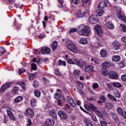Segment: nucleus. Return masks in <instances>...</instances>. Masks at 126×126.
Instances as JSON below:
<instances>
[{"mask_svg": "<svg viewBox=\"0 0 126 126\" xmlns=\"http://www.w3.org/2000/svg\"><path fill=\"white\" fill-rule=\"evenodd\" d=\"M32 126V121L31 119H29L28 120V124H27V126Z\"/></svg>", "mask_w": 126, "mask_h": 126, "instance_id": "864d4df0", "label": "nucleus"}, {"mask_svg": "<svg viewBox=\"0 0 126 126\" xmlns=\"http://www.w3.org/2000/svg\"><path fill=\"white\" fill-rule=\"evenodd\" d=\"M120 26L122 27L123 32H126V26L124 24H121Z\"/></svg>", "mask_w": 126, "mask_h": 126, "instance_id": "09e8293b", "label": "nucleus"}, {"mask_svg": "<svg viewBox=\"0 0 126 126\" xmlns=\"http://www.w3.org/2000/svg\"><path fill=\"white\" fill-rule=\"evenodd\" d=\"M87 39H86V38H82L79 41L80 44H82L83 45H85L87 44Z\"/></svg>", "mask_w": 126, "mask_h": 126, "instance_id": "e433bc0d", "label": "nucleus"}, {"mask_svg": "<svg viewBox=\"0 0 126 126\" xmlns=\"http://www.w3.org/2000/svg\"><path fill=\"white\" fill-rule=\"evenodd\" d=\"M115 97H117V98H121V94H120V93L117 92L115 94Z\"/></svg>", "mask_w": 126, "mask_h": 126, "instance_id": "69168bd1", "label": "nucleus"}, {"mask_svg": "<svg viewBox=\"0 0 126 126\" xmlns=\"http://www.w3.org/2000/svg\"><path fill=\"white\" fill-rule=\"evenodd\" d=\"M38 85H39V82H37V80H34L33 83V87H34V88H37Z\"/></svg>", "mask_w": 126, "mask_h": 126, "instance_id": "37998d69", "label": "nucleus"}, {"mask_svg": "<svg viewBox=\"0 0 126 126\" xmlns=\"http://www.w3.org/2000/svg\"><path fill=\"white\" fill-rule=\"evenodd\" d=\"M92 119L94 122H97V118H96V116L94 115H92L91 116Z\"/></svg>", "mask_w": 126, "mask_h": 126, "instance_id": "052dcab7", "label": "nucleus"}, {"mask_svg": "<svg viewBox=\"0 0 126 126\" xmlns=\"http://www.w3.org/2000/svg\"><path fill=\"white\" fill-rule=\"evenodd\" d=\"M100 55L102 58H107L108 56V52L105 49H103L100 51Z\"/></svg>", "mask_w": 126, "mask_h": 126, "instance_id": "4be33fe9", "label": "nucleus"}, {"mask_svg": "<svg viewBox=\"0 0 126 126\" xmlns=\"http://www.w3.org/2000/svg\"><path fill=\"white\" fill-rule=\"evenodd\" d=\"M101 66L103 68H108L111 66V63L108 62H104L102 63Z\"/></svg>", "mask_w": 126, "mask_h": 126, "instance_id": "b1692460", "label": "nucleus"}, {"mask_svg": "<svg viewBox=\"0 0 126 126\" xmlns=\"http://www.w3.org/2000/svg\"><path fill=\"white\" fill-rule=\"evenodd\" d=\"M58 116H59L62 120H66V119H67V115L63 110H59L58 111Z\"/></svg>", "mask_w": 126, "mask_h": 126, "instance_id": "6e6552de", "label": "nucleus"}, {"mask_svg": "<svg viewBox=\"0 0 126 126\" xmlns=\"http://www.w3.org/2000/svg\"><path fill=\"white\" fill-rule=\"evenodd\" d=\"M121 40L123 43H126V37H122L121 38Z\"/></svg>", "mask_w": 126, "mask_h": 126, "instance_id": "774afa93", "label": "nucleus"}, {"mask_svg": "<svg viewBox=\"0 0 126 126\" xmlns=\"http://www.w3.org/2000/svg\"><path fill=\"white\" fill-rule=\"evenodd\" d=\"M117 16L120 20H122V21L126 22V17L123 15V14H122V11H119L117 12Z\"/></svg>", "mask_w": 126, "mask_h": 126, "instance_id": "4468645a", "label": "nucleus"}, {"mask_svg": "<svg viewBox=\"0 0 126 126\" xmlns=\"http://www.w3.org/2000/svg\"><path fill=\"white\" fill-rule=\"evenodd\" d=\"M112 61L113 62H120L121 61V56L119 55H115L112 58Z\"/></svg>", "mask_w": 126, "mask_h": 126, "instance_id": "c756f323", "label": "nucleus"}, {"mask_svg": "<svg viewBox=\"0 0 126 126\" xmlns=\"http://www.w3.org/2000/svg\"><path fill=\"white\" fill-rule=\"evenodd\" d=\"M94 29L97 35H99V36H102L103 35V31H102V28L100 25H95L94 26Z\"/></svg>", "mask_w": 126, "mask_h": 126, "instance_id": "0eeeda50", "label": "nucleus"}, {"mask_svg": "<svg viewBox=\"0 0 126 126\" xmlns=\"http://www.w3.org/2000/svg\"><path fill=\"white\" fill-rule=\"evenodd\" d=\"M67 100L68 101L69 104L71 106V107H73V108H74L75 106H76V104H75V102H74L73 99L70 97H68Z\"/></svg>", "mask_w": 126, "mask_h": 126, "instance_id": "a211bd4d", "label": "nucleus"}, {"mask_svg": "<svg viewBox=\"0 0 126 126\" xmlns=\"http://www.w3.org/2000/svg\"><path fill=\"white\" fill-rule=\"evenodd\" d=\"M29 77L30 80H33V79H35V77H36V73H29Z\"/></svg>", "mask_w": 126, "mask_h": 126, "instance_id": "2f4dec72", "label": "nucleus"}, {"mask_svg": "<svg viewBox=\"0 0 126 126\" xmlns=\"http://www.w3.org/2000/svg\"><path fill=\"white\" fill-rule=\"evenodd\" d=\"M64 110L67 113H71V112H72L73 110H72V109L71 108H70V106H69V105L67 104L65 106Z\"/></svg>", "mask_w": 126, "mask_h": 126, "instance_id": "a878e982", "label": "nucleus"}, {"mask_svg": "<svg viewBox=\"0 0 126 126\" xmlns=\"http://www.w3.org/2000/svg\"><path fill=\"white\" fill-rule=\"evenodd\" d=\"M65 58L68 63H70L71 64H75V59H74L73 61H72V60L68 58V55H67L65 56Z\"/></svg>", "mask_w": 126, "mask_h": 126, "instance_id": "6ab92c4d", "label": "nucleus"}, {"mask_svg": "<svg viewBox=\"0 0 126 126\" xmlns=\"http://www.w3.org/2000/svg\"><path fill=\"white\" fill-rule=\"evenodd\" d=\"M19 91V88L17 87H15L12 91V92L13 94H17Z\"/></svg>", "mask_w": 126, "mask_h": 126, "instance_id": "4c0bfd02", "label": "nucleus"}, {"mask_svg": "<svg viewBox=\"0 0 126 126\" xmlns=\"http://www.w3.org/2000/svg\"><path fill=\"white\" fill-rule=\"evenodd\" d=\"M52 51H55L58 48V42L57 41H54L51 45Z\"/></svg>", "mask_w": 126, "mask_h": 126, "instance_id": "c85d7f7f", "label": "nucleus"}, {"mask_svg": "<svg viewBox=\"0 0 126 126\" xmlns=\"http://www.w3.org/2000/svg\"><path fill=\"white\" fill-rule=\"evenodd\" d=\"M73 74L75 75L76 76H79L80 74V70L78 69L74 70L73 72Z\"/></svg>", "mask_w": 126, "mask_h": 126, "instance_id": "a19ab883", "label": "nucleus"}, {"mask_svg": "<svg viewBox=\"0 0 126 126\" xmlns=\"http://www.w3.org/2000/svg\"><path fill=\"white\" fill-rule=\"evenodd\" d=\"M113 86L114 87H117V88H119V87H121V84H120L119 83H118V82H114L113 83Z\"/></svg>", "mask_w": 126, "mask_h": 126, "instance_id": "a18cd8bd", "label": "nucleus"}, {"mask_svg": "<svg viewBox=\"0 0 126 126\" xmlns=\"http://www.w3.org/2000/svg\"><path fill=\"white\" fill-rule=\"evenodd\" d=\"M77 32L79 35L87 36L89 35V27L84 25H81L77 28Z\"/></svg>", "mask_w": 126, "mask_h": 126, "instance_id": "f03ea898", "label": "nucleus"}, {"mask_svg": "<svg viewBox=\"0 0 126 126\" xmlns=\"http://www.w3.org/2000/svg\"><path fill=\"white\" fill-rule=\"evenodd\" d=\"M6 51H5V49L2 47H0V56H2L4 53H5Z\"/></svg>", "mask_w": 126, "mask_h": 126, "instance_id": "ea45409f", "label": "nucleus"}, {"mask_svg": "<svg viewBox=\"0 0 126 126\" xmlns=\"http://www.w3.org/2000/svg\"><path fill=\"white\" fill-rule=\"evenodd\" d=\"M31 66H32L31 71H32V70H36L37 65L35 63H32Z\"/></svg>", "mask_w": 126, "mask_h": 126, "instance_id": "58836bf2", "label": "nucleus"}, {"mask_svg": "<svg viewBox=\"0 0 126 126\" xmlns=\"http://www.w3.org/2000/svg\"><path fill=\"white\" fill-rule=\"evenodd\" d=\"M60 97H61V94H58V93L55 94L54 95V98L57 100H59Z\"/></svg>", "mask_w": 126, "mask_h": 126, "instance_id": "de8ad7c7", "label": "nucleus"}, {"mask_svg": "<svg viewBox=\"0 0 126 126\" xmlns=\"http://www.w3.org/2000/svg\"><path fill=\"white\" fill-rule=\"evenodd\" d=\"M80 1V0H72L71 2H72V4H78Z\"/></svg>", "mask_w": 126, "mask_h": 126, "instance_id": "3c124183", "label": "nucleus"}, {"mask_svg": "<svg viewBox=\"0 0 126 126\" xmlns=\"http://www.w3.org/2000/svg\"><path fill=\"white\" fill-rule=\"evenodd\" d=\"M120 67H124V66H126V65L125 64V63H124V62H121L120 64Z\"/></svg>", "mask_w": 126, "mask_h": 126, "instance_id": "338daca9", "label": "nucleus"}, {"mask_svg": "<svg viewBox=\"0 0 126 126\" xmlns=\"http://www.w3.org/2000/svg\"><path fill=\"white\" fill-rule=\"evenodd\" d=\"M108 5V2L107 1H102L100 2L98 6L99 8H105V7H107V6Z\"/></svg>", "mask_w": 126, "mask_h": 126, "instance_id": "aec40b11", "label": "nucleus"}, {"mask_svg": "<svg viewBox=\"0 0 126 126\" xmlns=\"http://www.w3.org/2000/svg\"><path fill=\"white\" fill-rule=\"evenodd\" d=\"M77 31V30L75 28L71 29L69 31V33H74V32H76Z\"/></svg>", "mask_w": 126, "mask_h": 126, "instance_id": "680f3d73", "label": "nucleus"}, {"mask_svg": "<svg viewBox=\"0 0 126 126\" xmlns=\"http://www.w3.org/2000/svg\"><path fill=\"white\" fill-rule=\"evenodd\" d=\"M99 99L100 100H102V102L103 103H106V102L107 101L106 98H105V96H104L103 95H100Z\"/></svg>", "mask_w": 126, "mask_h": 126, "instance_id": "c03bdc74", "label": "nucleus"}, {"mask_svg": "<svg viewBox=\"0 0 126 126\" xmlns=\"http://www.w3.org/2000/svg\"><path fill=\"white\" fill-rule=\"evenodd\" d=\"M58 65L65 66L66 65V63L65 61H63L61 60H60L58 62Z\"/></svg>", "mask_w": 126, "mask_h": 126, "instance_id": "72a5a7b5", "label": "nucleus"}, {"mask_svg": "<svg viewBox=\"0 0 126 126\" xmlns=\"http://www.w3.org/2000/svg\"><path fill=\"white\" fill-rule=\"evenodd\" d=\"M121 79L125 82L126 81V75L124 74L121 76Z\"/></svg>", "mask_w": 126, "mask_h": 126, "instance_id": "bf43d9fd", "label": "nucleus"}, {"mask_svg": "<svg viewBox=\"0 0 126 126\" xmlns=\"http://www.w3.org/2000/svg\"><path fill=\"white\" fill-rule=\"evenodd\" d=\"M94 71V67L91 65H88L85 67V71L86 72H91Z\"/></svg>", "mask_w": 126, "mask_h": 126, "instance_id": "f3484780", "label": "nucleus"}, {"mask_svg": "<svg viewBox=\"0 0 126 126\" xmlns=\"http://www.w3.org/2000/svg\"><path fill=\"white\" fill-rule=\"evenodd\" d=\"M97 19L98 18H97V16L93 15L89 18V20L91 24H95L97 23V21H98Z\"/></svg>", "mask_w": 126, "mask_h": 126, "instance_id": "9b49d317", "label": "nucleus"}, {"mask_svg": "<svg viewBox=\"0 0 126 126\" xmlns=\"http://www.w3.org/2000/svg\"><path fill=\"white\" fill-rule=\"evenodd\" d=\"M75 64L80 66V67H83L86 64V63L82 60H77V59H75Z\"/></svg>", "mask_w": 126, "mask_h": 126, "instance_id": "ddd939ff", "label": "nucleus"}, {"mask_svg": "<svg viewBox=\"0 0 126 126\" xmlns=\"http://www.w3.org/2000/svg\"><path fill=\"white\" fill-rule=\"evenodd\" d=\"M100 125L101 126H107V123L105 121H100Z\"/></svg>", "mask_w": 126, "mask_h": 126, "instance_id": "e2e57ef3", "label": "nucleus"}, {"mask_svg": "<svg viewBox=\"0 0 126 126\" xmlns=\"http://www.w3.org/2000/svg\"><path fill=\"white\" fill-rule=\"evenodd\" d=\"M55 73L56 75H59V76H61V73L60 72V71L59 70V69H55Z\"/></svg>", "mask_w": 126, "mask_h": 126, "instance_id": "6e6d98bb", "label": "nucleus"}, {"mask_svg": "<svg viewBox=\"0 0 126 126\" xmlns=\"http://www.w3.org/2000/svg\"><path fill=\"white\" fill-rule=\"evenodd\" d=\"M37 104V100L36 98H32L31 100V105L32 106V107H35Z\"/></svg>", "mask_w": 126, "mask_h": 126, "instance_id": "473e14b6", "label": "nucleus"}, {"mask_svg": "<svg viewBox=\"0 0 126 126\" xmlns=\"http://www.w3.org/2000/svg\"><path fill=\"white\" fill-rule=\"evenodd\" d=\"M84 123L86 126H94L93 124H92V122H91L88 119L85 118L84 120Z\"/></svg>", "mask_w": 126, "mask_h": 126, "instance_id": "393cba45", "label": "nucleus"}, {"mask_svg": "<svg viewBox=\"0 0 126 126\" xmlns=\"http://www.w3.org/2000/svg\"><path fill=\"white\" fill-rule=\"evenodd\" d=\"M115 123L118 125V126H121V122H120V118H118L117 119H116L114 120Z\"/></svg>", "mask_w": 126, "mask_h": 126, "instance_id": "4d7b16f0", "label": "nucleus"}, {"mask_svg": "<svg viewBox=\"0 0 126 126\" xmlns=\"http://www.w3.org/2000/svg\"><path fill=\"white\" fill-rule=\"evenodd\" d=\"M106 108L109 109V110H111V109H112L113 106H112V104L111 103H108L106 104Z\"/></svg>", "mask_w": 126, "mask_h": 126, "instance_id": "5fc2aeb1", "label": "nucleus"}, {"mask_svg": "<svg viewBox=\"0 0 126 126\" xmlns=\"http://www.w3.org/2000/svg\"><path fill=\"white\" fill-rule=\"evenodd\" d=\"M117 113L119 114V115H120V116H122V117L126 119V112L124 111L123 110V108L121 107H118L117 109Z\"/></svg>", "mask_w": 126, "mask_h": 126, "instance_id": "9d476101", "label": "nucleus"}, {"mask_svg": "<svg viewBox=\"0 0 126 126\" xmlns=\"http://www.w3.org/2000/svg\"><path fill=\"white\" fill-rule=\"evenodd\" d=\"M87 13H89V10H88V9H85L84 11L79 10L77 11L76 15L77 17L81 18L86 16Z\"/></svg>", "mask_w": 126, "mask_h": 126, "instance_id": "20e7f679", "label": "nucleus"}, {"mask_svg": "<svg viewBox=\"0 0 126 126\" xmlns=\"http://www.w3.org/2000/svg\"><path fill=\"white\" fill-rule=\"evenodd\" d=\"M26 70L25 68H21L19 70V73L20 74V75H21V74H22V73H23V72H25Z\"/></svg>", "mask_w": 126, "mask_h": 126, "instance_id": "603ef678", "label": "nucleus"}, {"mask_svg": "<svg viewBox=\"0 0 126 126\" xmlns=\"http://www.w3.org/2000/svg\"><path fill=\"white\" fill-rule=\"evenodd\" d=\"M107 96L108 97V98L110 99V100H111L112 101H114V102L118 101V100H117V98L116 97H115V96H114L112 94H107Z\"/></svg>", "mask_w": 126, "mask_h": 126, "instance_id": "7c9ffc66", "label": "nucleus"}, {"mask_svg": "<svg viewBox=\"0 0 126 126\" xmlns=\"http://www.w3.org/2000/svg\"><path fill=\"white\" fill-rule=\"evenodd\" d=\"M104 13V10H96V14L95 16H102Z\"/></svg>", "mask_w": 126, "mask_h": 126, "instance_id": "c9c22d12", "label": "nucleus"}, {"mask_svg": "<svg viewBox=\"0 0 126 126\" xmlns=\"http://www.w3.org/2000/svg\"><path fill=\"white\" fill-rule=\"evenodd\" d=\"M84 107L88 111H90V110L93 111L100 119H104V115H103L101 112L99 111L98 108L93 105V104L90 103L89 105L86 104L84 105Z\"/></svg>", "mask_w": 126, "mask_h": 126, "instance_id": "f257e3e1", "label": "nucleus"}, {"mask_svg": "<svg viewBox=\"0 0 126 126\" xmlns=\"http://www.w3.org/2000/svg\"><path fill=\"white\" fill-rule=\"evenodd\" d=\"M19 84L21 86L22 88H23L24 90H25V83L24 82H20L19 83Z\"/></svg>", "mask_w": 126, "mask_h": 126, "instance_id": "49530a36", "label": "nucleus"}, {"mask_svg": "<svg viewBox=\"0 0 126 126\" xmlns=\"http://www.w3.org/2000/svg\"><path fill=\"white\" fill-rule=\"evenodd\" d=\"M112 45L113 46V49H114L116 51H117V50L120 49V47H121V44L119 42L117 41H114L112 43Z\"/></svg>", "mask_w": 126, "mask_h": 126, "instance_id": "412c9836", "label": "nucleus"}, {"mask_svg": "<svg viewBox=\"0 0 126 126\" xmlns=\"http://www.w3.org/2000/svg\"><path fill=\"white\" fill-rule=\"evenodd\" d=\"M12 83L11 82H7L3 84L0 89V93H3L5 90L10 88Z\"/></svg>", "mask_w": 126, "mask_h": 126, "instance_id": "39448f33", "label": "nucleus"}, {"mask_svg": "<svg viewBox=\"0 0 126 126\" xmlns=\"http://www.w3.org/2000/svg\"><path fill=\"white\" fill-rule=\"evenodd\" d=\"M66 47H67V49H68L69 51L72 52V53H74V54H76V53H77V47H76V46H75L72 42L70 41H67L66 43Z\"/></svg>", "mask_w": 126, "mask_h": 126, "instance_id": "7ed1b4c3", "label": "nucleus"}, {"mask_svg": "<svg viewBox=\"0 0 126 126\" xmlns=\"http://www.w3.org/2000/svg\"><path fill=\"white\" fill-rule=\"evenodd\" d=\"M22 100H23V97L22 96H18L14 99V103H19Z\"/></svg>", "mask_w": 126, "mask_h": 126, "instance_id": "cd10ccee", "label": "nucleus"}, {"mask_svg": "<svg viewBox=\"0 0 126 126\" xmlns=\"http://www.w3.org/2000/svg\"><path fill=\"white\" fill-rule=\"evenodd\" d=\"M25 113L26 116L29 118H33L34 116V111L31 108H28Z\"/></svg>", "mask_w": 126, "mask_h": 126, "instance_id": "1a4fd4ad", "label": "nucleus"}, {"mask_svg": "<svg viewBox=\"0 0 126 126\" xmlns=\"http://www.w3.org/2000/svg\"><path fill=\"white\" fill-rule=\"evenodd\" d=\"M49 114L53 119H57V113H56V111L51 110H50Z\"/></svg>", "mask_w": 126, "mask_h": 126, "instance_id": "bb28decb", "label": "nucleus"}, {"mask_svg": "<svg viewBox=\"0 0 126 126\" xmlns=\"http://www.w3.org/2000/svg\"><path fill=\"white\" fill-rule=\"evenodd\" d=\"M93 88L94 90H96L97 88H99V85L97 83H94L93 85Z\"/></svg>", "mask_w": 126, "mask_h": 126, "instance_id": "79ce46f5", "label": "nucleus"}, {"mask_svg": "<svg viewBox=\"0 0 126 126\" xmlns=\"http://www.w3.org/2000/svg\"><path fill=\"white\" fill-rule=\"evenodd\" d=\"M45 124L46 126H53L55 125V121L52 119L48 118L46 120Z\"/></svg>", "mask_w": 126, "mask_h": 126, "instance_id": "dca6fc26", "label": "nucleus"}, {"mask_svg": "<svg viewBox=\"0 0 126 126\" xmlns=\"http://www.w3.org/2000/svg\"><path fill=\"white\" fill-rule=\"evenodd\" d=\"M41 52L42 55H49L51 53V49L48 47H41Z\"/></svg>", "mask_w": 126, "mask_h": 126, "instance_id": "f8f14e48", "label": "nucleus"}, {"mask_svg": "<svg viewBox=\"0 0 126 126\" xmlns=\"http://www.w3.org/2000/svg\"><path fill=\"white\" fill-rule=\"evenodd\" d=\"M7 122H8V117H7V116H4L3 123L4 124H7Z\"/></svg>", "mask_w": 126, "mask_h": 126, "instance_id": "13d9d810", "label": "nucleus"}, {"mask_svg": "<svg viewBox=\"0 0 126 126\" xmlns=\"http://www.w3.org/2000/svg\"><path fill=\"white\" fill-rule=\"evenodd\" d=\"M34 94L36 97L39 98V97L41 96V92H40L39 90H35L34 91Z\"/></svg>", "mask_w": 126, "mask_h": 126, "instance_id": "f704fd0d", "label": "nucleus"}, {"mask_svg": "<svg viewBox=\"0 0 126 126\" xmlns=\"http://www.w3.org/2000/svg\"><path fill=\"white\" fill-rule=\"evenodd\" d=\"M109 73L108 72V71L107 70H104L103 71H102V74L103 75H108V74Z\"/></svg>", "mask_w": 126, "mask_h": 126, "instance_id": "0e129e2a", "label": "nucleus"}, {"mask_svg": "<svg viewBox=\"0 0 126 126\" xmlns=\"http://www.w3.org/2000/svg\"><path fill=\"white\" fill-rule=\"evenodd\" d=\"M6 112L10 120H11V121H15V117L13 116V113L9 109H6Z\"/></svg>", "mask_w": 126, "mask_h": 126, "instance_id": "2eb2a0df", "label": "nucleus"}, {"mask_svg": "<svg viewBox=\"0 0 126 126\" xmlns=\"http://www.w3.org/2000/svg\"><path fill=\"white\" fill-rule=\"evenodd\" d=\"M108 74L111 79H119V75L115 71H110Z\"/></svg>", "mask_w": 126, "mask_h": 126, "instance_id": "423d86ee", "label": "nucleus"}, {"mask_svg": "<svg viewBox=\"0 0 126 126\" xmlns=\"http://www.w3.org/2000/svg\"><path fill=\"white\" fill-rule=\"evenodd\" d=\"M105 25L108 28V29H110L111 30H113L115 28V26H114V24L112 23L111 22H108L106 23Z\"/></svg>", "mask_w": 126, "mask_h": 126, "instance_id": "5701e85b", "label": "nucleus"}, {"mask_svg": "<svg viewBox=\"0 0 126 126\" xmlns=\"http://www.w3.org/2000/svg\"><path fill=\"white\" fill-rule=\"evenodd\" d=\"M112 117L114 119V121L119 118L116 113H112Z\"/></svg>", "mask_w": 126, "mask_h": 126, "instance_id": "8fccbe9b", "label": "nucleus"}]
</instances>
